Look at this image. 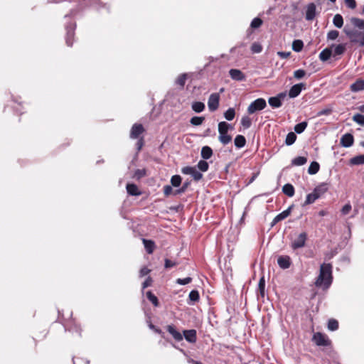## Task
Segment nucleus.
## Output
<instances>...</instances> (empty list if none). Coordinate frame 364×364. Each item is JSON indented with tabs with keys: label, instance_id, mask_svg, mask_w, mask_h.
Wrapping results in <instances>:
<instances>
[{
	"label": "nucleus",
	"instance_id": "obj_1",
	"mask_svg": "<svg viewBox=\"0 0 364 364\" xmlns=\"http://www.w3.org/2000/svg\"><path fill=\"white\" fill-rule=\"evenodd\" d=\"M332 265L331 264H323L320 267V273L316 279L315 284L316 287L328 288L332 283Z\"/></svg>",
	"mask_w": 364,
	"mask_h": 364
},
{
	"label": "nucleus",
	"instance_id": "obj_2",
	"mask_svg": "<svg viewBox=\"0 0 364 364\" xmlns=\"http://www.w3.org/2000/svg\"><path fill=\"white\" fill-rule=\"evenodd\" d=\"M343 32L348 37L351 43H358L361 47L364 46V32L347 28L343 29Z\"/></svg>",
	"mask_w": 364,
	"mask_h": 364
},
{
	"label": "nucleus",
	"instance_id": "obj_3",
	"mask_svg": "<svg viewBox=\"0 0 364 364\" xmlns=\"http://www.w3.org/2000/svg\"><path fill=\"white\" fill-rule=\"evenodd\" d=\"M267 107L266 100L263 98H257L250 103L247 107V112L250 114L261 111Z\"/></svg>",
	"mask_w": 364,
	"mask_h": 364
},
{
	"label": "nucleus",
	"instance_id": "obj_4",
	"mask_svg": "<svg viewBox=\"0 0 364 364\" xmlns=\"http://www.w3.org/2000/svg\"><path fill=\"white\" fill-rule=\"evenodd\" d=\"M220 103V94L212 93L208 100V107L210 112H215L218 109Z\"/></svg>",
	"mask_w": 364,
	"mask_h": 364
},
{
	"label": "nucleus",
	"instance_id": "obj_5",
	"mask_svg": "<svg viewBox=\"0 0 364 364\" xmlns=\"http://www.w3.org/2000/svg\"><path fill=\"white\" fill-rule=\"evenodd\" d=\"M183 174L191 175L193 178L198 181L203 178V174L194 166H185L181 169Z\"/></svg>",
	"mask_w": 364,
	"mask_h": 364
},
{
	"label": "nucleus",
	"instance_id": "obj_6",
	"mask_svg": "<svg viewBox=\"0 0 364 364\" xmlns=\"http://www.w3.org/2000/svg\"><path fill=\"white\" fill-rule=\"evenodd\" d=\"M312 340L318 346H328L331 343L328 337L319 332L314 334Z\"/></svg>",
	"mask_w": 364,
	"mask_h": 364
},
{
	"label": "nucleus",
	"instance_id": "obj_7",
	"mask_svg": "<svg viewBox=\"0 0 364 364\" xmlns=\"http://www.w3.org/2000/svg\"><path fill=\"white\" fill-rule=\"evenodd\" d=\"M144 132L145 129L141 124L135 123L132 127L129 137L132 139H139Z\"/></svg>",
	"mask_w": 364,
	"mask_h": 364
},
{
	"label": "nucleus",
	"instance_id": "obj_8",
	"mask_svg": "<svg viewBox=\"0 0 364 364\" xmlns=\"http://www.w3.org/2000/svg\"><path fill=\"white\" fill-rule=\"evenodd\" d=\"M307 239V234L301 232L299 235L298 237L291 242V247L293 250H297L305 246Z\"/></svg>",
	"mask_w": 364,
	"mask_h": 364
},
{
	"label": "nucleus",
	"instance_id": "obj_9",
	"mask_svg": "<svg viewBox=\"0 0 364 364\" xmlns=\"http://www.w3.org/2000/svg\"><path fill=\"white\" fill-rule=\"evenodd\" d=\"M306 88V84L301 82L294 85L289 91V97L290 98H295L299 95L301 90Z\"/></svg>",
	"mask_w": 364,
	"mask_h": 364
},
{
	"label": "nucleus",
	"instance_id": "obj_10",
	"mask_svg": "<svg viewBox=\"0 0 364 364\" xmlns=\"http://www.w3.org/2000/svg\"><path fill=\"white\" fill-rule=\"evenodd\" d=\"M75 24H70L66 26V37H65V42L68 46H72L73 43V38H74V31L75 29Z\"/></svg>",
	"mask_w": 364,
	"mask_h": 364
},
{
	"label": "nucleus",
	"instance_id": "obj_11",
	"mask_svg": "<svg viewBox=\"0 0 364 364\" xmlns=\"http://www.w3.org/2000/svg\"><path fill=\"white\" fill-rule=\"evenodd\" d=\"M293 207H294V205H291L287 210H285L282 211V213H280L279 214H278L273 219L272 223V226H274L275 224H277L279 221H282V220H284L286 218H287L290 215Z\"/></svg>",
	"mask_w": 364,
	"mask_h": 364
},
{
	"label": "nucleus",
	"instance_id": "obj_12",
	"mask_svg": "<svg viewBox=\"0 0 364 364\" xmlns=\"http://www.w3.org/2000/svg\"><path fill=\"white\" fill-rule=\"evenodd\" d=\"M354 142V137L353 134L350 133H346L343 134L340 140V144L342 146L348 148L350 147Z\"/></svg>",
	"mask_w": 364,
	"mask_h": 364
},
{
	"label": "nucleus",
	"instance_id": "obj_13",
	"mask_svg": "<svg viewBox=\"0 0 364 364\" xmlns=\"http://www.w3.org/2000/svg\"><path fill=\"white\" fill-rule=\"evenodd\" d=\"M316 9V7L314 3H310L307 5L305 15V18L307 21H311L315 18Z\"/></svg>",
	"mask_w": 364,
	"mask_h": 364
},
{
	"label": "nucleus",
	"instance_id": "obj_14",
	"mask_svg": "<svg viewBox=\"0 0 364 364\" xmlns=\"http://www.w3.org/2000/svg\"><path fill=\"white\" fill-rule=\"evenodd\" d=\"M329 186L327 183H321L315 187L313 192L318 196V198H321L325 193L328 190Z\"/></svg>",
	"mask_w": 364,
	"mask_h": 364
},
{
	"label": "nucleus",
	"instance_id": "obj_15",
	"mask_svg": "<svg viewBox=\"0 0 364 364\" xmlns=\"http://www.w3.org/2000/svg\"><path fill=\"white\" fill-rule=\"evenodd\" d=\"M230 77L237 81H244L245 80V75L244 73L238 69H230L229 71Z\"/></svg>",
	"mask_w": 364,
	"mask_h": 364
},
{
	"label": "nucleus",
	"instance_id": "obj_16",
	"mask_svg": "<svg viewBox=\"0 0 364 364\" xmlns=\"http://www.w3.org/2000/svg\"><path fill=\"white\" fill-rule=\"evenodd\" d=\"M277 264L283 269H288L291 265V258L287 256H279L277 259Z\"/></svg>",
	"mask_w": 364,
	"mask_h": 364
},
{
	"label": "nucleus",
	"instance_id": "obj_17",
	"mask_svg": "<svg viewBox=\"0 0 364 364\" xmlns=\"http://www.w3.org/2000/svg\"><path fill=\"white\" fill-rule=\"evenodd\" d=\"M350 90L353 92H358L364 90V80L359 78L350 85Z\"/></svg>",
	"mask_w": 364,
	"mask_h": 364
},
{
	"label": "nucleus",
	"instance_id": "obj_18",
	"mask_svg": "<svg viewBox=\"0 0 364 364\" xmlns=\"http://www.w3.org/2000/svg\"><path fill=\"white\" fill-rule=\"evenodd\" d=\"M183 336L185 339L191 343H194L196 341L197 336L196 331L194 329L185 330L183 331Z\"/></svg>",
	"mask_w": 364,
	"mask_h": 364
},
{
	"label": "nucleus",
	"instance_id": "obj_19",
	"mask_svg": "<svg viewBox=\"0 0 364 364\" xmlns=\"http://www.w3.org/2000/svg\"><path fill=\"white\" fill-rule=\"evenodd\" d=\"M166 328L167 331L176 341H181L183 340L182 334L176 329L173 325H168Z\"/></svg>",
	"mask_w": 364,
	"mask_h": 364
},
{
	"label": "nucleus",
	"instance_id": "obj_20",
	"mask_svg": "<svg viewBox=\"0 0 364 364\" xmlns=\"http://www.w3.org/2000/svg\"><path fill=\"white\" fill-rule=\"evenodd\" d=\"M126 188L127 193L131 196H137L141 195L137 186L134 183L127 184Z\"/></svg>",
	"mask_w": 364,
	"mask_h": 364
},
{
	"label": "nucleus",
	"instance_id": "obj_21",
	"mask_svg": "<svg viewBox=\"0 0 364 364\" xmlns=\"http://www.w3.org/2000/svg\"><path fill=\"white\" fill-rule=\"evenodd\" d=\"M213 149L210 146H205L202 147L200 156L203 158V159L208 160L210 159L211 156H213Z\"/></svg>",
	"mask_w": 364,
	"mask_h": 364
},
{
	"label": "nucleus",
	"instance_id": "obj_22",
	"mask_svg": "<svg viewBox=\"0 0 364 364\" xmlns=\"http://www.w3.org/2000/svg\"><path fill=\"white\" fill-rule=\"evenodd\" d=\"M143 244L148 254H152L155 249V243L151 240L143 239Z\"/></svg>",
	"mask_w": 364,
	"mask_h": 364
},
{
	"label": "nucleus",
	"instance_id": "obj_23",
	"mask_svg": "<svg viewBox=\"0 0 364 364\" xmlns=\"http://www.w3.org/2000/svg\"><path fill=\"white\" fill-rule=\"evenodd\" d=\"M331 48V50L333 49L332 53L334 56L343 55L346 50V47L343 44L333 45Z\"/></svg>",
	"mask_w": 364,
	"mask_h": 364
},
{
	"label": "nucleus",
	"instance_id": "obj_24",
	"mask_svg": "<svg viewBox=\"0 0 364 364\" xmlns=\"http://www.w3.org/2000/svg\"><path fill=\"white\" fill-rule=\"evenodd\" d=\"M218 140L223 145H227L232 141V136L228 133L219 132Z\"/></svg>",
	"mask_w": 364,
	"mask_h": 364
},
{
	"label": "nucleus",
	"instance_id": "obj_25",
	"mask_svg": "<svg viewBox=\"0 0 364 364\" xmlns=\"http://www.w3.org/2000/svg\"><path fill=\"white\" fill-rule=\"evenodd\" d=\"M332 55V50L330 48H326L323 50L319 54V58L321 61L328 60Z\"/></svg>",
	"mask_w": 364,
	"mask_h": 364
},
{
	"label": "nucleus",
	"instance_id": "obj_26",
	"mask_svg": "<svg viewBox=\"0 0 364 364\" xmlns=\"http://www.w3.org/2000/svg\"><path fill=\"white\" fill-rule=\"evenodd\" d=\"M235 146L238 148H242L246 144L245 137L242 135H237L234 140Z\"/></svg>",
	"mask_w": 364,
	"mask_h": 364
},
{
	"label": "nucleus",
	"instance_id": "obj_27",
	"mask_svg": "<svg viewBox=\"0 0 364 364\" xmlns=\"http://www.w3.org/2000/svg\"><path fill=\"white\" fill-rule=\"evenodd\" d=\"M232 129L233 127L226 122H220L218 123V132L228 133V131Z\"/></svg>",
	"mask_w": 364,
	"mask_h": 364
},
{
	"label": "nucleus",
	"instance_id": "obj_28",
	"mask_svg": "<svg viewBox=\"0 0 364 364\" xmlns=\"http://www.w3.org/2000/svg\"><path fill=\"white\" fill-rule=\"evenodd\" d=\"M282 192L289 197H292L294 195V188L290 183H287L282 187Z\"/></svg>",
	"mask_w": 364,
	"mask_h": 364
},
{
	"label": "nucleus",
	"instance_id": "obj_29",
	"mask_svg": "<svg viewBox=\"0 0 364 364\" xmlns=\"http://www.w3.org/2000/svg\"><path fill=\"white\" fill-rule=\"evenodd\" d=\"M307 162V158L305 156H297L292 159L291 165L300 166L304 165Z\"/></svg>",
	"mask_w": 364,
	"mask_h": 364
},
{
	"label": "nucleus",
	"instance_id": "obj_30",
	"mask_svg": "<svg viewBox=\"0 0 364 364\" xmlns=\"http://www.w3.org/2000/svg\"><path fill=\"white\" fill-rule=\"evenodd\" d=\"M205 104L201 102H194L192 103L191 108L196 113H200L205 109Z\"/></svg>",
	"mask_w": 364,
	"mask_h": 364
},
{
	"label": "nucleus",
	"instance_id": "obj_31",
	"mask_svg": "<svg viewBox=\"0 0 364 364\" xmlns=\"http://www.w3.org/2000/svg\"><path fill=\"white\" fill-rule=\"evenodd\" d=\"M350 165L364 164V154L355 156L350 159Z\"/></svg>",
	"mask_w": 364,
	"mask_h": 364
},
{
	"label": "nucleus",
	"instance_id": "obj_32",
	"mask_svg": "<svg viewBox=\"0 0 364 364\" xmlns=\"http://www.w3.org/2000/svg\"><path fill=\"white\" fill-rule=\"evenodd\" d=\"M268 102L269 105L273 108H279L282 106V101L279 99V97H271L268 100Z\"/></svg>",
	"mask_w": 364,
	"mask_h": 364
},
{
	"label": "nucleus",
	"instance_id": "obj_33",
	"mask_svg": "<svg viewBox=\"0 0 364 364\" xmlns=\"http://www.w3.org/2000/svg\"><path fill=\"white\" fill-rule=\"evenodd\" d=\"M319 168H320L319 164L316 161H313L311 163V164L308 168V173L310 175L316 174L318 172Z\"/></svg>",
	"mask_w": 364,
	"mask_h": 364
},
{
	"label": "nucleus",
	"instance_id": "obj_34",
	"mask_svg": "<svg viewBox=\"0 0 364 364\" xmlns=\"http://www.w3.org/2000/svg\"><path fill=\"white\" fill-rule=\"evenodd\" d=\"M333 23L336 27L341 28L343 25V16L339 14H336L333 19Z\"/></svg>",
	"mask_w": 364,
	"mask_h": 364
},
{
	"label": "nucleus",
	"instance_id": "obj_35",
	"mask_svg": "<svg viewBox=\"0 0 364 364\" xmlns=\"http://www.w3.org/2000/svg\"><path fill=\"white\" fill-rule=\"evenodd\" d=\"M352 24L359 29H364V20L356 17H353L350 19Z\"/></svg>",
	"mask_w": 364,
	"mask_h": 364
},
{
	"label": "nucleus",
	"instance_id": "obj_36",
	"mask_svg": "<svg viewBox=\"0 0 364 364\" xmlns=\"http://www.w3.org/2000/svg\"><path fill=\"white\" fill-rule=\"evenodd\" d=\"M296 139V135L295 133L291 132L287 134L285 139V144L287 146L292 145Z\"/></svg>",
	"mask_w": 364,
	"mask_h": 364
},
{
	"label": "nucleus",
	"instance_id": "obj_37",
	"mask_svg": "<svg viewBox=\"0 0 364 364\" xmlns=\"http://www.w3.org/2000/svg\"><path fill=\"white\" fill-rule=\"evenodd\" d=\"M258 289L259 291L260 296L263 298L265 295V280L264 277L262 276L259 281L258 284Z\"/></svg>",
	"mask_w": 364,
	"mask_h": 364
},
{
	"label": "nucleus",
	"instance_id": "obj_38",
	"mask_svg": "<svg viewBox=\"0 0 364 364\" xmlns=\"http://www.w3.org/2000/svg\"><path fill=\"white\" fill-rule=\"evenodd\" d=\"M304 47V43L301 40H294L292 43V50L295 52H300Z\"/></svg>",
	"mask_w": 364,
	"mask_h": 364
},
{
	"label": "nucleus",
	"instance_id": "obj_39",
	"mask_svg": "<svg viewBox=\"0 0 364 364\" xmlns=\"http://www.w3.org/2000/svg\"><path fill=\"white\" fill-rule=\"evenodd\" d=\"M146 297L154 306H159V302L158 298L151 291L146 292Z\"/></svg>",
	"mask_w": 364,
	"mask_h": 364
},
{
	"label": "nucleus",
	"instance_id": "obj_40",
	"mask_svg": "<svg viewBox=\"0 0 364 364\" xmlns=\"http://www.w3.org/2000/svg\"><path fill=\"white\" fill-rule=\"evenodd\" d=\"M235 110L234 108L230 107L224 112V117L228 120L231 121L235 118Z\"/></svg>",
	"mask_w": 364,
	"mask_h": 364
},
{
	"label": "nucleus",
	"instance_id": "obj_41",
	"mask_svg": "<svg viewBox=\"0 0 364 364\" xmlns=\"http://www.w3.org/2000/svg\"><path fill=\"white\" fill-rule=\"evenodd\" d=\"M308 123L302 122L295 125L294 132L297 134H301L306 128Z\"/></svg>",
	"mask_w": 364,
	"mask_h": 364
},
{
	"label": "nucleus",
	"instance_id": "obj_42",
	"mask_svg": "<svg viewBox=\"0 0 364 364\" xmlns=\"http://www.w3.org/2000/svg\"><path fill=\"white\" fill-rule=\"evenodd\" d=\"M318 198V196H316V194L312 192L311 193H309L306 196V200L304 202V205H309L314 203Z\"/></svg>",
	"mask_w": 364,
	"mask_h": 364
},
{
	"label": "nucleus",
	"instance_id": "obj_43",
	"mask_svg": "<svg viewBox=\"0 0 364 364\" xmlns=\"http://www.w3.org/2000/svg\"><path fill=\"white\" fill-rule=\"evenodd\" d=\"M186 78H187V74H186V73L181 74L176 80V84L179 85L181 88H183L185 85Z\"/></svg>",
	"mask_w": 364,
	"mask_h": 364
},
{
	"label": "nucleus",
	"instance_id": "obj_44",
	"mask_svg": "<svg viewBox=\"0 0 364 364\" xmlns=\"http://www.w3.org/2000/svg\"><path fill=\"white\" fill-rule=\"evenodd\" d=\"M204 120H205L204 117L195 116L191 119L190 122L193 126H199L203 124Z\"/></svg>",
	"mask_w": 364,
	"mask_h": 364
},
{
	"label": "nucleus",
	"instance_id": "obj_45",
	"mask_svg": "<svg viewBox=\"0 0 364 364\" xmlns=\"http://www.w3.org/2000/svg\"><path fill=\"white\" fill-rule=\"evenodd\" d=\"M240 122L244 129H248L252 125V120L248 116H243Z\"/></svg>",
	"mask_w": 364,
	"mask_h": 364
},
{
	"label": "nucleus",
	"instance_id": "obj_46",
	"mask_svg": "<svg viewBox=\"0 0 364 364\" xmlns=\"http://www.w3.org/2000/svg\"><path fill=\"white\" fill-rule=\"evenodd\" d=\"M182 178L179 175H174L171 178V186L173 187H178L181 183Z\"/></svg>",
	"mask_w": 364,
	"mask_h": 364
},
{
	"label": "nucleus",
	"instance_id": "obj_47",
	"mask_svg": "<svg viewBox=\"0 0 364 364\" xmlns=\"http://www.w3.org/2000/svg\"><path fill=\"white\" fill-rule=\"evenodd\" d=\"M197 167L198 169L203 172H205L208 170L209 165L208 163L205 160H200L198 161L197 164Z\"/></svg>",
	"mask_w": 364,
	"mask_h": 364
},
{
	"label": "nucleus",
	"instance_id": "obj_48",
	"mask_svg": "<svg viewBox=\"0 0 364 364\" xmlns=\"http://www.w3.org/2000/svg\"><path fill=\"white\" fill-rule=\"evenodd\" d=\"M328 328L330 331H336L338 328V322L337 320L331 318L328 320Z\"/></svg>",
	"mask_w": 364,
	"mask_h": 364
},
{
	"label": "nucleus",
	"instance_id": "obj_49",
	"mask_svg": "<svg viewBox=\"0 0 364 364\" xmlns=\"http://www.w3.org/2000/svg\"><path fill=\"white\" fill-rule=\"evenodd\" d=\"M189 299L193 302H196L200 299L199 292L198 290H192L188 295Z\"/></svg>",
	"mask_w": 364,
	"mask_h": 364
},
{
	"label": "nucleus",
	"instance_id": "obj_50",
	"mask_svg": "<svg viewBox=\"0 0 364 364\" xmlns=\"http://www.w3.org/2000/svg\"><path fill=\"white\" fill-rule=\"evenodd\" d=\"M353 120L357 124L364 126V115L361 114H355L353 117Z\"/></svg>",
	"mask_w": 364,
	"mask_h": 364
},
{
	"label": "nucleus",
	"instance_id": "obj_51",
	"mask_svg": "<svg viewBox=\"0 0 364 364\" xmlns=\"http://www.w3.org/2000/svg\"><path fill=\"white\" fill-rule=\"evenodd\" d=\"M262 50V46L259 43L255 42L251 46V51L252 53H259Z\"/></svg>",
	"mask_w": 364,
	"mask_h": 364
},
{
	"label": "nucleus",
	"instance_id": "obj_52",
	"mask_svg": "<svg viewBox=\"0 0 364 364\" xmlns=\"http://www.w3.org/2000/svg\"><path fill=\"white\" fill-rule=\"evenodd\" d=\"M190 184H191L190 181H185L183 183V186L180 188H178V190L176 191L175 194H181V193L186 192V191L187 190V188H188Z\"/></svg>",
	"mask_w": 364,
	"mask_h": 364
},
{
	"label": "nucleus",
	"instance_id": "obj_53",
	"mask_svg": "<svg viewBox=\"0 0 364 364\" xmlns=\"http://www.w3.org/2000/svg\"><path fill=\"white\" fill-rule=\"evenodd\" d=\"M339 35V32L336 30H331L327 33V39L328 40H336Z\"/></svg>",
	"mask_w": 364,
	"mask_h": 364
},
{
	"label": "nucleus",
	"instance_id": "obj_54",
	"mask_svg": "<svg viewBox=\"0 0 364 364\" xmlns=\"http://www.w3.org/2000/svg\"><path fill=\"white\" fill-rule=\"evenodd\" d=\"M262 24V21L259 18H255L250 24V26L253 28H257L260 27Z\"/></svg>",
	"mask_w": 364,
	"mask_h": 364
},
{
	"label": "nucleus",
	"instance_id": "obj_55",
	"mask_svg": "<svg viewBox=\"0 0 364 364\" xmlns=\"http://www.w3.org/2000/svg\"><path fill=\"white\" fill-rule=\"evenodd\" d=\"M305 75H306V71L302 69H299L294 72V77L297 80L301 79L302 77H304L305 76Z\"/></svg>",
	"mask_w": 364,
	"mask_h": 364
},
{
	"label": "nucleus",
	"instance_id": "obj_56",
	"mask_svg": "<svg viewBox=\"0 0 364 364\" xmlns=\"http://www.w3.org/2000/svg\"><path fill=\"white\" fill-rule=\"evenodd\" d=\"M191 282H192V278L190 277H186L183 279L178 278L176 281V284H180V285H186V284L191 283Z\"/></svg>",
	"mask_w": 364,
	"mask_h": 364
},
{
	"label": "nucleus",
	"instance_id": "obj_57",
	"mask_svg": "<svg viewBox=\"0 0 364 364\" xmlns=\"http://www.w3.org/2000/svg\"><path fill=\"white\" fill-rule=\"evenodd\" d=\"M145 176H146V170L144 168H143V169H136L134 171V176L136 179H140V178H141L142 177H144Z\"/></svg>",
	"mask_w": 364,
	"mask_h": 364
},
{
	"label": "nucleus",
	"instance_id": "obj_58",
	"mask_svg": "<svg viewBox=\"0 0 364 364\" xmlns=\"http://www.w3.org/2000/svg\"><path fill=\"white\" fill-rule=\"evenodd\" d=\"M178 264V262H173L169 259H164V267L166 269H170L171 267H173Z\"/></svg>",
	"mask_w": 364,
	"mask_h": 364
},
{
	"label": "nucleus",
	"instance_id": "obj_59",
	"mask_svg": "<svg viewBox=\"0 0 364 364\" xmlns=\"http://www.w3.org/2000/svg\"><path fill=\"white\" fill-rule=\"evenodd\" d=\"M137 139H138V141L136 144V147L137 152H139L144 145V137H140Z\"/></svg>",
	"mask_w": 364,
	"mask_h": 364
},
{
	"label": "nucleus",
	"instance_id": "obj_60",
	"mask_svg": "<svg viewBox=\"0 0 364 364\" xmlns=\"http://www.w3.org/2000/svg\"><path fill=\"white\" fill-rule=\"evenodd\" d=\"M351 205L350 203L346 204L341 209V213L343 215H347L351 210Z\"/></svg>",
	"mask_w": 364,
	"mask_h": 364
},
{
	"label": "nucleus",
	"instance_id": "obj_61",
	"mask_svg": "<svg viewBox=\"0 0 364 364\" xmlns=\"http://www.w3.org/2000/svg\"><path fill=\"white\" fill-rule=\"evenodd\" d=\"M173 192L172 186L170 185H166L164 186V193L166 196H168Z\"/></svg>",
	"mask_w": 364,
	"mask_h": 364
},
{
	"label": "nucleus",
	"instance_id": "obj_62",
	"mask_svg": "<svg viewBox=\"0 0 364 364\" xmlns=\"http://www.w3.org/2000/svg\"><path fill=\"white\" fill-rule=\"evenodd\" d=\"M347 6L351 9H354L356 7V2L355 0H345Z\"/></svg>",
	"mask_w": 364,
	"mask_h": 364
},
{
	"label": "nucleus",
	"instance_id": "obj_63",
	"mask_svg": "<svg viewBox=\"0 0 364 364\" xmlns=\"http://www.w3.org/2000/svg\"><path fill=\"white\" fill-rule=\"evenodd\" d=\"M332 109L331 108L323 109L318 112V116L328 115L331 113Z\"/></svg>",
	"mask_w": 364,
	"mask_h": 364
},
{
	"label": "nucleus",
	"instance_id": "obj_64",
	"mask_svg": "<svg viewBox=\"0 0 364 364\" xmlns=\"http://www.w3.org/2000/svg\"><path fill=\"white\" fill-rule=\"evenodd\" d=\"M151 283H152V279L150 277H147L146 279V280L142 284V288L146 289V287L151 286Z\"/></svg>",
	"mask_w": 364,
	"mask_h": 364
}]
</instances>
